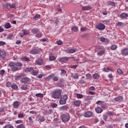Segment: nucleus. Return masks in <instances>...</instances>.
I'll return each mask as SVG.
<instances>
[{
    "instance_id": "9d476101",
    "label": "nucleus",
    "mask_w": 128,
    "mask_h": 128,
    "mask_svg": "<svg viewBox=\"0 0 128 128\" xmlns=\"http://www.w3.org/2000/svg\"><path fill=\"white\" fill-rule=\"evenodd\" d=\"M6 52L4 51H2V50H0V58H6Z\"/></svg>"
},
{
    "instance_id": "c03bdc74",
    "label": "nucleus",
    "mask_w": 128,
    "mask_h": 128,
    "mask_svg": "<svg viewBox=\"0 0 128 128\" xmlns=\"http://www.w3.org/2000/svg\"><path fill=\"white\" fill-rule=\"evenodd\" d=\"M18 118H24V115L22 113L20 114H18Z\"/></svg>"
},
{
    "instance_id": "20e7f679",
    "label": "nucleus",
    "mask_w": 128,
    "mask_h": 128,
    "mask_svg": "<svg viewBox=\"0 0 128 128\" xmlns=\"http://www.w3.org/2000/svg\"><path fill=\"white\" fill-rule=\"evenodd\" d=\"M66 100H68V96L64 95L60 98L59 102L60 104H66Z\"/></svg>"
},
{
    "instance_id": "2eb2a0df",
    "label": "nucleus",
    "mask_w": 128,
    "mask_h": 128,
    "mask_svg": "<svg viewBox=\"0 0 128 128\" xmlns=\"http://www.w3.org/2000/svg\"><path fill=\"white\" fill-rule=\"evenodd\" d=\"M36 64L38 66H42L44 64V60L40 58H38L37 60L36 61Z\"/></svg>"
},
{
    "instance_id": "473e14b6",
    "label": "nucleus",
    "mask_w": 128,
    "mask_h": 128,
    "mask_svg": "<svg viewBox=\"0 0 128 128\" xmlns=\"http://www.w3.org/2000/svg\"><path fill=\"white\" fill-rule=\"evenodd\" d=\"M52 78L54 82H58V76H54V75H53Z\"/></svg>"
},
{
    "instance_id": "7c9ffc66",
    "label": "nucleus",
    "mask_w": 128,
    "mask_h": 128,
    "mask_svg": "<svg viewBox=\"0 0 128 128\" xmlns=\"http://www.w3.org/2000/svg\"><path fill=\"white\" fill-rule=\"evenodd\" d=\"M72 32H78V28L77 26L72 27L71 28Z\"/></svg>"
},
{
    "instance_id": "cd10ccee",
    "label": "nucleus",
    "mask_w": 128,
    "mask_h": 128,
    "mask_svg": "<svg viewBox=\"0 0 128 128\" xmlns=\"http://www.w3.org/2000/svg\"><path fill=\"white\" fill-rule=\"evenodd\" d=\"M13 90H18V85H16V84H12V86H11Z\"/></svg>"
},
{
    "instance_id": "5701e85b",
    "label": "nucleus",
    "mask_w": 128,
    "mask_h": 128,
    "mask_svg": "<svg viewBox=\"0 0 128 128\" xmlns=\"http://www.w3.org/2000/svg\"><path fill=\"white\" fill-rule=\"evenodd\" d=\"M32 70H34V68L30 67V68H26L25 70V72H32Z\"/></svg>"
},
{
    "instance_id": "69168bd1",
    "label": "nucleus",
    "mask_w": 128,
    "mask_h": 128,
    "mask_svg": "<svg viewBox=\"0 0 128 128\" xmlns=\"http://www.w3.org/2000/svg\"><path fill=\"white\" fill-rule=\"evenodd\" d=\"M102 102H104L98 100L96 102V104H102Z\"/></svg>"
},
{
    "instance_id": "603ef678",
    "label": "nucleus",
    "mask_w": 128,
    "mask_h": 128,
    "mask_svg": "<svg viewBox=\"0 0 128 128\" xmlns=\"http://www.w3.org/2000/svg\"><path fill=\"white\" fill-rule=\"evenodd\" d=\"M86 100H92V96H87L86 97Z\"/></svg>"
},
{
    "instance_id": "dca6fc26",
    "label": "nucleus",
    "mask_w": 128,
    "mask_h": 128,
    "mask_svg": "<svg viewBox=\"0 0 128 128\" xmlns=\"http://www.w3.org/2000/svg\"><path fill=\"white\" fill-rule=\"evenodd\" d=\"M24 74H20L19 76H16L15 78L16 80H20V78H22V76H24Z\"/></svg>"
},
{
    "instance_id": "4468645a",
    "label": "nucleus",
    "mask_w": 128,
    "mask_h": 128,
    "mask_svg": "<svg viewBox=\"0 0 128 128\" xmlns=\"http://www.w3.org/2000/svg\"><path fill=\"white\" fill-rule=\"evenodd\" d=\"M85 118H90V116H92V112H87L84 114Z\"/></svg>"
},
{
    "instance_id": "ddd939ff",
    "label": "nucleus",
    "mask_w": 128,
    "mask_h": 128,
    "mask_svg": "<svg viewBox=\"0 0 128 128\" xmlns=\"http://www.w3.org/2000/svg\"><path fill=\"white\" fill-rule=\"evenodd\" d=\"M114 72V69L110 67L104 68L103 69V72H108V71Z\"/></svg>"
},
{
    "instance_id": "aec40b11",
    "label": "nucleus",
    "mask_w": 128,
    "mask_h": 128,
    "mask_svg": "<svg viewBox=\"0 0 128 128\" xmlns=\"http://www.w3.org/2000/svg\"><path fill=\"white\" fill-rule=\"evenodd\" d=\"M54 74H50L45 79V82H50V79L54 78Z\"/></svg>"
},
{
    "instance_id": "bb28decb",
    "label": "nucleus",
    "mask_w": 128,
    "mask_h": 128,
    "mask_svg": "<svg viewBox=\"0 0 128 128\" xmlns=\"http://www.w3.org/2000/svg\"><path fill=\"white\" fill-rule=\"evenodd\" d=\"M92 76L95 80H98L100 78V75L98 73L94 74Z\"/></svg>"
},
{
    "instance_id": "3c124183",
    "label": "nucleus",
    "mask_w": 128,
    "mask_h": 128,
    "mask_svg": "<svg viewBox=\"0 0 128 128\" xmlns=\"http://www.w3.org/2000/svg\"><path fill=\"white\" fill-rule=\"evenodd\" d=\"M104 54V50H100V52H98L97 54L98 56H102V54Z\"/></svg>"
},
{
    "instance_id": "393cba45",
    "label": "nucleus",
    "mask_w": 128,
    "mask_h": 128,
    "mask_svg": "<svg viewBox=\"0 0 128 128\" xmlns=\"http://www.w3.org/2000/svg\"><path fill=\"white\" fill-rule=\"evenodd\" d=\"M96 112L97 114H101V112H102V109L100 107H98L96 108Z\"/></svg>"
},
{
    "instance_id": "2f4dec72",
    "label": "nucleus",
    "mask_w": 128,
    "mask_h": 128,
    "mask_svg": "<svg viewBox=\"0 0 128 128\" xmlns=\"http://www.w3.org/2000/svg\"><path fill=\"white\" fill-rule=\"evenodd\" d=\"M32 34H36V32H38V28H33L32 30Z\"/></svg>"
},
{
    "instance_id": "bf43d9fd",
    "label": "nucleus",
    "mask_w": 128,
    "mask_h": 128,
    "mask_svg": "<svg viewBox=\"0 0 128 128\" xmlns=\"http://www.w3.org/2000/svg\"><path fill=\"white\" fill-rule=\"evenodd\" d=\"M6 42L4 41H0V46H6Z\"/></svg>"
},
{
    "instance_id": "ea45409f",
    "label": "nucleus",
    "mask_w": 128,
    "mask_h": 128,
    "mask_svg": "<svg viewBox=\"0 0 128 128\" xmlns=\"http://www.w3.org/2000/svg\"><path fill=\"white\" fill-rule=\"evenodd\" d=\"M8 6H9V7L10 8H16V4H10L9 3V4H8Z\"/></svg>"
},
{
    "instance_id": "a211bd4d",
    "label": "nucleus",
    "mask_w": 128,
    "mask_h": 128,
    "mask_svg": "<svg viewBox=\"0 0 128 128\" xmlns=\"http://www.w3.org/2000/svg\"><path fill=\"white\" fill-rule=\"evenodd\" d=\"M92 8L90 6H84L82 7V10H90Z\"/></svg>"
},
{
    "instance_id": "72a5a7b5",
    "label": "nucleus",
    "mask_w": 128,
    "mask_h": 128,
    "mask_svg": "<svg viewBox=\"0 0 128 128\" xmlns=\"http://www.w3.org/2000/svg\"><path fill=\"white\" fill-rule=\"evenodd\" d=\"M22 60H24V62H30V58L28 57H22Z\"/></svg>"
},
{
    "instance_id": "79ce46f5",
    "label": "nucleus",
    "mask_w": 128,
    "mask_h": 128,
    "mask_svg": "<svg viewBox=\"0 0 128 128\" xmlns=\"http://www.w3.org/2000/svg\"><path fill=\"white\" fill-rule=\"evenodd\" d=\"M21 90H28V86L26 85H24L21 87Z\"/></svg>"
},
{
    "instance_id": "f704fd0d",
    "label": "nucleus",
    "mask_w": 128,
    "mask_h": 128,
    "mask_svg": "<svg viewBox=\"0 0 128 128\" xmlns=\"http://www.w3.org/2000/svg\"><path fill=\"white\" fill-rule=\"evenodd\" d=\"M3 128H14V126L10 124H7Z\"/></svg>"
},
{
    "instance_id": "052dcab7",
    "label": "nucleus",
    "mask_w": 128,
    "mask_h": 128,
    "mask_svg": "<svg viewBox=\"0 0 128 128\" xmlns=\"http://www.w3.org/2000/svg\"><path fill=\"white\" fill-rule=\"evenodd\" d=\"M108 5L114 6H116V3L114 2H110Z\"/></svg>"
},
{
    "instance_id": "de8ad7c7",
    "label": "nucleus",
    "mask_w": 128,
    "mask_h": 128,
    "mask_svg": "<svg viewBox=\"0 0 128 128\" xmlns=\"http://www.w3.org/2000/svg\"><path fill=\"white\" fill-rule=\"evenodd\" d=\"M76 96L78 98H84V95L78 94H76Z\"/></svg>"
},
{
    "instance_id": "5fc2aeb1",
    "label": "nucleus",
    "mask_w": 128,
    "mask_h": 128,
    "mask_svg": "<svg viewBox=\"0 0 128 128\" xmlns=\"http://www.w3.org/2000/svg\"><path fill=\"white\" fill-rule=\"evenodd\" d=\"M106 114H108V116H114V113L110 111H108V112H107Z\"/></svg>"
},
{
    "instance_id": "e2e57ef3",
    "label": "nucleus",
    "mask_w": 128,
    "mask_h": 128,
    "mask_svg": "<svg viewBox=\"0 0 128 128\" xmlns=\"http://www.w3.org/2000/svg\"><path fill=\"white\" fill-rule=\"evenodd\" d=\"M28 120H30L29 122L30 124H34V120H32V117H29Z\"/></svg>"
},
{
    "instance_id": "58836bf2",
    "label": "nucleus",
    "mask_w": 128,
    "mask_h": 128,
    "mask_svg": "<svg viewBox=\"0 0 128 128\" xmlns=\"http://www.w3.org/2000/svg\"><path fill=\"white\" fill-rule=\"evenodd\" d=\"M82 38H86V40H88V34H84L82 35Z\"/></svg>"
},
{
    "instance_id": "864d4df0",
    "label": "nucleus",
    "mask_w": 128,
    "mask_h": 128,
    "mask_svg": "<svg viewBox=\"0 0 128 128\" xmlns=\"http://www.w3.org/2000/svg\"><path fill=\"white\" fill-rule=\"evenodd\" d=\"M68 52H69L70 54H74L76 52V50L70 49V50H68Z\"/></svg>"
},
{
    "instance_id": "a18cd8bd",
    "label": "nucleus",
    "mask_w": 128,
    "mask_h": 128,
    "mask_svg": "<svg viewBox=\"0 0 128 128\" xmlns=\"http://www.w3.org/2000/svg\"><path fill=\"white\" fill-rule=\"evenodd\" d=\"M22 32H23V36H28V32L26 30H22Z\"/></svg>"
},
{
    "instance_id": "13d9d810",
    "label": "nucleus",
    "mask_w": 128,
    "mask_h": 128,
    "mask_svg": "<svg viewBox=\"0 0 128 128\" xmlns=\"http://www.w3.org/2000/svg\"><path fill=\"white\" fill-rule=\"evenodd\" d=\"M56 106H58V104H56V103H53L51 104V107L52 108H56Z\"/></svg>"
},
{
    "instance_id": "0e129e2a",
    "label": "nucleus",
    "mask_w": 128,
    "mask_h": 128,
    "mask_svg": "<svg viewBox=\"0 0 128 128\" xmlns=\"http://www.w3.org/2000/svg\"><path fill=\"white\" fill-rule=\"evenodd\" d=\"M81 32H86V27H82L80 28Z\"/></svg>"
},
{
    "instance_id": "c85d7f7f",
    "label": "nucleus",
    "mask_w": 128,
    "mask_h": 128,
    "mask_svg": "<svg viewBox=\"0 0 128 128\" xmlns=\"http://www.w3.org/2000/svg\"><path fill=\"white\" fill-rule=\"evenodd\" d=\"M116 48H118V46H116V44H112L111 46L112 50H116Z\"/></svg>"
},
{
    "instance_id": "4c0bfd02",
    "label": "nucleus",
    "mask_w": 128,
    "mask_h": 128,
    "mask_svg": "<svg viewBox=\"0 0 128 128\" xmlns=\"http://www.w3.org/2000/svg\"><path fill=\"white\" fill-rule=\"evenodd\" d=\"M60 108H61L62 110H66L68 109V106H64L61 107Z\"/></svg>"
},
{
    "instance_id": "338daca9",
    "label": "nucleus",
    "mask_w": 128,
    "mask_h": 128,
    "mask_svg": "<svg viewBox=\"0 0 128 128\" xmlns=\"http://www.w3.org/2000/svg\"><path fill=\"white\" fill-rule=\"evenodd\" d=\"M22 120H18L16 122V124H22Z\"/></svg>"
},
{
    "instance_id": "e433bc0d",
    "label": "nucleus",
    "mask_w": 128,
    "mask_h": 128,
    "mask_svg": "<svg viewBox=\"0 0 128 128\" xmlns=\"http://www.w3.org/2000/svg\"><path fill=\"white\" fill-rule=\"evenodd\" d=\"M56 56H49V60H51V61L56 60Z\"/></svg>"
},
{
    "instance_id": "6ab92c4d",
    "label": "nucleus",
    "mask_w": 128,
    "mask_h": 128,
    "mask_svg": "<svg viewBox=\"0 0 128 128\" xmlns=\"http://www.w3.org/2000/svg\"><path fill=\"white\" fill-rule=\"evenodd\" d=\"M74 104L76 106H80V104H82V102L80 100H76L74 102Z\"/></svg>"
},
{
    "instance_id": "4be33fe9",
    "label": "nucleus",
    "mask_w": 128,
    "mask_h": 128,
    "mask_svg": "<svg viewBox=\"0 0 128 128\" xmlns=\"http://www.w3.org/2000/svg\"><path fill=\"white\" fill-rule=\"evenodd\" d=\"M128 14L126 13L123 12L120 15V18H128Z\"/></svg>"
},
{
    "instance_id": "a19ab883",
    "label": "nucleus",
    "mask_w": 128,
    "mask_h": 128,
    "mask_svg": "<svg viewBox=\"0 0 128 128\" xmlns=\"http://www.w3.org/2000/svg\"><path fill=\"white\" fill-rule=\"evenodd\" d=\"M34 20H38V18H40V14H36L33 17Z\"/></svg>"
},
{
    "instance_id": "7ed1b4c3",
    "label": "nucleus",
    "mask_w": 128,
    "mask_h": 128,
    "mask_svg": "<svg viewBox=\"0 0 128 128\" xmlns=\"http://www.w3.org/2000/svg\"><path fill=\"white\" fill-rule=\"evenodd\" d=\"M62 120L63 122H66L70 120V114H62Z\"/></svg>"
},
{
    "instance_id": "f03ea898",
    "label": "nucleus",
    "mask_w": 128,
    "mask_h": 128,
    "mask_svg": "<svg viewBox=\"0 0 128 128\" xmlns=\"http://www.w3.org/2000/svg\"><path fill=\"white\" fill-rule=\"evenodd\" d=\"M62 90L60 89H56L54 90L52 93V98H55L56 100L57 98H60L62 96Z\"/></svg>"
},
{
    "instance_id": "c756f323",
    "label": "nucleus",
    "mask_w": 128,
    "mask_h": 128,
    "mask_svg": "<svg viewBox=\"0 0 128 128\" xmlns=\"http://www.w3.org/2000/svg\"><path fill=\"white\" fill-rule=\"evenodd\" d=\"M35 96L37 98H44V94H42V93L36 94Z\"/></svg>"
},
{
    "instance_id": "f8f14e48",
    "label": "nucleus",
    "mask_w": 128,
    "mask_h": 128,
    "mask_svg": "<svg viewBox=\"0 0 128 128\" xmlns=\"http://www.w3.org/2000/svg\"><path fill=\"white\" fill-rule=\"evenodd\" d=\"M115 102H120L124 100V97L122 96H118L114 98Z\"/></svg>"
},
{
    "instance_id": "49530a36",
    "label": "nucleus",
    "mask_w": 128,
    "mask_h": 128,
    "mask_svg": "<svg viewBox=\"0 0 128 128\" xmlns=\"http://www.w3.org/2000/svg\"><path fill=\"white\" fill-rule=\"evenodd\" d=\"M16 128H26V126L24 124H20Z\"/></svg>"
},
{
    "instance_id": "423d86ee",
    "label": "nucleus",
    "mask_w": 128,
    "mask_h": 128,
    "mask_svg": "<svg viewBox=\"0 0 128 128\" xmlns=\"http://www.w3.org/2000/svg\"><path fill=\"white\" fill-rule=\"evenodd\" d=\"M40 49L35 48L30 50V52L31 54H40Z\"/></svg>"
},
{
    "instance_id": "b1692460",
    "label": "nucleus",
    "mask_w": 128,
    "mask_h": 128,
    "mask_svg": "<svg viewBox=\"0 0 128 128\" xmlns=\"http://www.w3.org/2000/svg\"><path fill=\"white\" fill-rule=\"evenodd\" d=\"M4 28L7 30H8V28H12V25H10V23H6L4 25Z\"/></svg>"
},
{
    "instance_id": "a878e982",
    "label": "nucleus",
    "mask_w": 128,
    "mask_h": 128,
    "mask_svg": "<svg viewBox=\"0 0 128 128\" xmlns=\"http://www.w3.org/2000/svg\"><path fill=\"white\" fill-rule=\"evenodd\" d=\"M72 78H74V80H78V74L76 73L75 74H72Z\"/></svg>"
},
{
    "instance_id": "6e6552de",
    "label": "nucleus",
    "mask_w": 128,
    "mask_h": 128,
    "mask_svg": "<svg viewBox=\"0 0 128 128\" xmlns=\"http://www.w3.org/2000/svg\"><path fill=\"white\" fill-rule=\"evenodd\" d=\"M20 102L18 101H15L13 103V108H20Z\"/></svg>"
},
{
    "instance_id": "9b49d317",
    "label": "nucleus",
    "mask_w": 128,
    "mask_h": 128,
    "mask_svg": "<svg viewBox=\"0 0 128 128\" xmlns=\"http://www.w3.org/2000/svg\"><path fill=\"white\" fill-rule=\"evenodd\" d=\"M29 80H30V78L28 77H24L22 78V80H20V82L23 84H26V82H28Z\"/></svg>"
},
{
    "instance_id": "c9c22d12",
    "label": "nucleus",
    "mask_w": 128,
    "mask_h": 128,
    "mask_svg": "<svg viewBox=\"0 0 128 128\" xmlns=\"http://www.w3.org/2000/svg\"><path fill=\"white\" fill-rule=\"evenodd\" d=\"M38 72L37 70H32V74H33V76H38Z\"/></svg>"
},
{
    "instance_id": "412c9836",
    "label": "nucleus",
    "mask_w": 128,
    "mask_h": 128,
    "mask_svg": "<svg viewBox=\"0 0 128 128\" xmlns=\"http://www.w3.org/2000/svg\"><path fill=\"white\" fill-rule=\"evenodd\" d=\"M124 56H128V48H125L122 51Z\"/></svg>"
},
{
    "instance_id": "f3484780",
    "label": "nucleus",
    "mask_w": 128,
    "mask_h": 128,
    "mask_svg": "<svg viewBox=\"0 0 128 128\" xmlns=\"http://www.w3.org/2000/svg\"><path fill=\"white\" fill-rule=\"evenodd\" d=\"M36 118H38V120L40 122H44L46 120L44 119V116H40V115L38 114L36 116Z\"/></svg>"
},
{
    "instance_id": "0eeeda50",
    "label": "nucleus",
    "mask_w": 128,
    "mask_h": 128,
    "mask_svg": "<svg viewBox=\"0 0 128 128\" xmlns=\"http://www.w3.org/2000/svg\"><path fill=\"white\" fill-rule=\"evenodd\" d=\"M70 58H68V57H62V58H58V60L59 62H60L66 63Z\"/></svg>"
},
{
    "instance_id": "f257e3e1",
    "label": "nucleus",
    "mask_w": 128,
    "mask_h": 128,
    "mask_svg": "<svg viewBox=\"0 0 128 128\" xmlns=\"http://www.w3.org/2000/svg\"><path fill=\"white\" fill-rule=\"evenodd\" d=\"M9 66L12 72H15L18 70V66H22V64L20 62H10Z\"/></svg>"
},
{
    "instance_id": "1a4fd4ad",
    "label": "nucleus",
    "mask_w": 128,
    "mask_h": 128,
    "mask_svg": "<svg viewBox=\"0 0 128 128\" xmlns=\"http://www.w3.org/2000/svg\"><path fill=\"white\" fill-rule=\"evenodd\" d=\"M10 4V3H8L6 4H4L2 6V8L4 10H5L6 12H8V10H10V6H8Z\"/></svg>"
},
{
    "instance_id": "09e8293b",
    "label": "nucleus",
    "mask_w": 128,
    "mask_h": 128,
    "mask_svg": "<svg viewBox=\"0 0 128 128\" xmlns=\"http://www.w3.org/2000/svg\"><path fill=\"white\" fill-rule=\"evenodd\" d=\"M100 42H106V38H104V37H100Z\"/></svg>"
},
{
    "instance_id": "4d7b16f0",
    "label": "nucleus",
    "mask_w": 128,
    "mask_h": 128,
    "mask_svg": "<svg viewBox=\"0 0 128 128\" xmlns=\"http://www.w3.org/2000/svg\"><path fill=\"white\" fill-rule=\"evenodd\" d=\"M103 118L104 120H106L108 118V114L106 115H103Z\"/></svg>"
},
{
    "instance_id": "39448f33",
    "label": "nucleus",
    "mask_w": 128,
    "mask_h": 128,
    "mask_svg": "<svg viewBox=\"0 0 128 128\" xmlns=\"http://www.w3.org/2000/svg\"><path fill=\"white\" fill-rule=\"evenodd\" d=\"M96 28H98V30H103L106 28V25L102 23H100L98 24Z\"/></svg>"
},
{
    "instance_id": "774afa93",
    "label": "nucleus",
    "mask_w": 128,
    "mask_h": 128,
    "mask_svg": "<svg viewBox=\"0 0 128 128\" xmlns=\"http://www.w3.org/2000/svg\"><path fill=\"white\" fill-rule=\"evenodd\" d=\"M117 72H118V74H124V72H122V71L120 69H118L117 70Z\"/></svg>"
},
{
    "instance_id": "6e6d98bb",
    "label": "nucleus",
    "mask_w": 128,
    "mask_h": 128,
    "mask_svg": "<svg viewBox=\"0 0 128 128\" xmlns=\"http://www.w3.org/2000/svg\"><path fill=\"white\" fill-rule=\"evenodd\" d=\"M36 38H42V33H38L36 36Z\"/></svg>"
},
{
    "instance_id": "680f3d73",
    "label": "nucleus",
    "mask_w": 128,
    "mask_h": 128,
    "mask_svg": "<svg viewBox=\"0 0 128 128\" xmlns=\"http://www.w3.org/2000/svg\"><path fill=\"white\" fill-rule=\"evenodd\" d=\"M116 24L118 26H124V23L122 22H119L117 23Z\"/></svg>"
},
{
    "instance_id": "37998d69",
    "label": "nucleus",
    "mask_w": 128,
    "mask_h": 128,
    "mask_svg": "<svg viewBox=\"0 0 128 128\" xmlns=\"http://www.w3.org/2000/svg\"><path fill=\"white\" fill-rule=\"evenodd\" d=\"M56 44H57L58 46H62V44H64V42L62 40H58L56 41Z\"/></svg>"
},
{
    "instance_id": "8fccbe9b",
    "label": "nucleus",
    "mask_w": 128,
    "mask_h": 128,
    "mask_svg": "<svg viewBox=\"0 0 128 128\" xmlns=\"http://www.w3.org/2000/svg\"><path fill=\"white\" fill-rule=\"evenodd\" d=\"M6 86H8V88H10V87H12V83L10 82H8L6 83Z\"/></svg>"
}]
</instances>
